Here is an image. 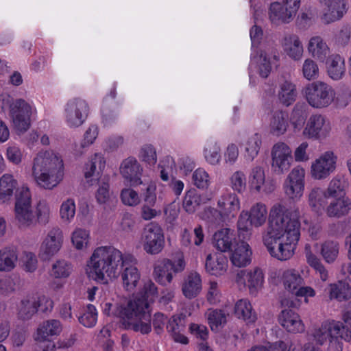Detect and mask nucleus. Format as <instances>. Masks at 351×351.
I'll use <instances>...</instances> for the list:
<instances>
[{"label":"nucleus","instance_id":"f257e3e1","mask_svg":"<svg viewBox=\"0 0 351 351\" xmlns=\"http://www.w3.org/2000/svg\"><path fill=\"white\" fill-rule=\"evenodd\" d=\"M267 221L262 234L263 245L270 256L279 261L290 259L300 237V213L298 208L289 210L281 203L274 204L267 211L262 202L253 204L250 210H242L237 221L239 237L248 239L252 227L260 228Z\"/></svg>","mask_w":351,"mask_h":351},{"label":"nucleus","instance_id":"f03ea898","mask_svg":"<svg viewBox=\"0 0 351 351\" xmlns=\"http://www.w3.org/2000/svg\"><path fill=\"white\" fill-rule=\"evenodd\" d=\"M158 297V289L152 280H147L139 293V296L130 300L126 306L117 308L116 314L123 320L127 329L147 335L152 330L149 304Z\"/></svg>","mask_w":351,"mask_h":351},{"label":"nucleus","instance_id":"7ed1b4c3","mask_svg":"<svg viewBox=\"0 0 351 351\" xmlns=\"http://www.w3.org/2000/svg\"><path fill=\"white\" fill-rule=\"evenodd\" d=\"M124 254L111 246L96 247L88 259L86 273L88 278L101 282L117 278L120 274Z\"/></svg>","mask_w":351,"mask_h":351},{"label":"nucleus","instance_id":"20e7f679","mask_svg":"<svg viewBox=\"0 0 351 351\" xmlns=\"http://www.w3.org/2000/svg\"><path fill=\"white\" fill-rule=\"evenodd\" d=\"M62 157L53 151H40L34 157L32 177L36 184L43 189L52 190L64 178Z\"/></svg>","mask_w":351,"mask_h":351},{"label":"nucleus","instance_id":"39448f33","mask_svg":"<svg viewBox=\"0 0 351 351\" xmlns=\"http://www.w3.org/2000/svg\"><path fill=\"white\" fill-rule=\"evenodd\" d=\"M311 336L318 345L322 346L328 341L332 349L342 351V340L351 342V328L341 322L327 320L315 327Z\"/></svg>","mask_w":351,"mask_h":351},{"label":"nucleus","instance_id":"423d86ee","mask_svg":"<svg viewBox=\"0 0 351 351\" xmlns=\"http://www.w3.org/2000/svg\"><path fill=\"white\" fill-rule=\"evenodd\" d=\"M302 93L313 108L322 109L328 107L335 101V92L332 87L323 81L308 84Z\"/></svg>","mask_w":351,"mask_h":351},{"label":"nucleus","instance_id":"0eeeda50","mask_svg":"<svg viewBox=\"0 0 351 351\" xmlns=\"http://www.w3.org/2000/svg\"><path fill=\"white\" fill-rule=\"evenodd\" d=\"M36 108L33 102L22 98L15 99L10 106V117L14 130L18 133L27 131L32 120L36 114Z\"/></svg>","mask_w":351,"mask_h":351},{"label":"nucleus","instance_id":"6e6552de","mask_svg":"<svg viewBox=\"0 0 351 351\" xmlns=\"http://www.w3.org/2000/svg\"><path fill=\"white\" fill-rule=\"evenodd\" d=\"M278 60V49L273 43L261 45L258 50L253 49L251 57L252 64H255L260 76L263 78L269 76L272 66Z\"/></svg>","mask_w":351,"mask_h":351},{"label":"nucleus","instance_id":"1a4fd4ad","mask_svg":"<svg viewBox=\"0 0 351 351\" xmlns=\"http://www.w3.org/2000/svg\"><path fill=\"white\" fill-rule=\"evenodd\" d=\"M271 171L278 176L285 174L293 161L291 148L284 142L275 143L271 149Z\"/></svg>","mask_w":351,"mask_h":351},{"label":"nucleus","instance_id":"9d476101","mask_svg":"<svg viewBox=\"0 0 351 351\" xmlns=\"http://www.w3.org/2000/svg\"><path fill=\"white\" fill-rule=\"evenodd\" d=\"M337 158L333 151L328 150L322 153L311 162V177L315 180L328 178L336 170Z\"/></svg>","mask_w":351,"mask_h":351},{"label":"nucleus","instance_id":"9b49d317","mask_svg":"<svg viewBox=\"0 0 351 351\" xmlns=\"http://www.w3.org/2000/svg\"><path fill=\"white\" fill-rule=\"evenodd\" d=\"M89 112V106L86 100L75 97L67 101L64 107V119L66 125L75 128L84 124Z\"/></svg>","mask_w":351,"mask_h":351},{"label":"nucleus","instance_id":"f8f14e48","mask_svg":"<svg viewBox=\"0 0 351 351\" xmlns=\"http://www.w3.org/2000/svg\"><path fill=\"white\" fill-rule=\"evenodd\" d=\"M331 130V123L325 116L313 114L307 119L302 135L307 139L324 140L330 136Z\"/></svg>","mask_w":351,"mask_h":351},{"label":"nucleus","instance_id":"ddd939ff","mask_svg":"<svg viewBox=\"0 0 351 351\" xmlns=\"http://www.w3.org/2000/svg\"><path fill=\"white\" fill-rule=\"evenodd\" d=\"M235 282L239 287L247 288L250 295H256L263 287L265 274L258 267L242 269L237 274Z\"/></svg>","mask_w":351,"mask_h":351},{"label":"nucleus","instance_id":"4468645a","mask_svg":"<svg viewBox=\"0 0 351 351\" xmlns=\"http://www.w3.org/2000/svg\"><path fill=\"white\" fill-rule=\"evenodd\" d=\"M141 243L147 254H159L165 246V236L161 227L154 223L147 225L141 236Z\"/></svg>","mask_w":351,"mask_h":351},{"label":"nucleus","instance_id":"2eb2a0df","mask_svg":"<svg viewBox=\"0 0 351 351\" xmlns=\"http://www.w3.org/2000/svg\"><path fill=\"white\" fill-rule=\"evenodd\" d=\"M320 7V19L325 24H330L342 19L348 13V0H317Z\"/></svg>","mask_w":351,"mask_h":351},{"label":"nucleus","instance_id":"dca6fc26","mask_svg":"<svg viewBox=\"0 0 351 351\" xmlns=\"http://www.w3.org/2000/svg\"><path fill=\"white\" fill-rule=\"evenodd\" d=\"M305 169L301 166L292 169L283 184L285 195L293 201H298L302 197L305 186Z\"/></svg>","mask_w":351,"mask_h":351},{"label":"nucleus","instance_id":"f3484780","mask_svg":"<svg viewBox=\"0 0 351 351\" xmlns=\"http://www.w3.org/2000/svg\"><path fill=\"white\" fill-rule=\"evenodd\" d=\"M137 261L131 254H124L121 262L120 274L123 287L128 291H134L141 280V273L136 267Z\"/></svg>","mask_w":351,"mask_h":351},{"label":"nucleus","instance_id":"a211bd4d","mask_svg":"<svg viewBox=\"0 0 351 351\" xmlns=\"http://www.w3.org/2000/svg\"><path fill=\"white\" fill-rule=\"evenodd\" d=\"M63 233L58 227L50 229L43 239L40 250L39 256L45 261L50 260L61 249L63 244Z\"/></svg>","mask_w":351,"mask_h":351},{"label":"nucleus","instance_id":"6ab92c4d","mask_svg":"<svg viewBox=\"0 0 351 351\" xmlns=\"http://www.w3.org/2000/svg\"><path fill=\"white\" fill-rule=\"evenodd\" d=\"M43 302H45L47 309L53 307L52 300L45 295H26L21 300L18 306V315L19 317L23 319H30L37 312L38 306H40Z\"/></svg>","mask_w":351,"mask_h":351},{"label":"nucleus","instance_id":"aec40b11","mask_svg":"<svg viewBox=\"0 0 351 351\" xmlns=\"http://www.w3.org/2000/svg\"><path fill=\"white\" fill-rule=\"evenodd\" d=\"M119 170L122 177L130 186H137L143 184L141 179L143 169L135 158L128 157L123 160Z\"/></svg>","mask_w":351,"mask_h":351},{"label":"nucleus","instance_id":"412c9836","mask_svg":"<svg viewBox=\"0 0 351 351\" xmlns=\"http://www.w3.org/2000/svg\"><path fill=\"white\" fill-rule=\"evenodd\" d=\"M217 206L223 217L229 221L234 219L240 210L241 202L236 193L226 191L219 197Z\"/></svg>","mask_w":351,"mask_h":351},{"label":"nucleus","instance_id":"4be33fe9","mask_svg":"<svg viewBox=\"0 0 351 351\" xmlns=\"http://www.w3.org/2000/svg\"><path fill=\"white\" fill-rule=\"evenodd\" d=\"M279 323L290 333H302L305 330V325L300 316L291 309H285L279 315Z\"/></svg>","mask_w":351,"mask_h":351},{"label":"nucleus","instance_id":"5701e85b","mask_svg":"<svg viewBox=\"0 0 351 351\" xmlns=\"http://www.w3.org/2000/svg\"><path fill=\"white\" fill-rule=\"evenodd\" d=\"M309 56L319 62H324L330 56V47L320 36L311 37L306 45Z\"/></svg>","mask_w":351,"mask_h":351},{"label":"nucleus","instance_id":"b1692460","mask_svg":"<svg viewBox=\"0 0 351 351\" xmlns=\"http://www.w3.org/2000/svg\"><path fill=\"white\" fill-rule=\"evenodd\" d=\"M252 256V251L250 245L245 241H241L234 245L230 260L234 266L244 267L251 263Z\"/></svg>","mask_w":351,"mask_h":351},{"label":"nucleus","instance_id":"393cba45","mask_svg":"<svg viewBox=\"0 0 351 351\" xmlns=\"http://www.w3.org/2000/svg\"><path fill=\"white\" fill-rule=\"evenodd\" d=\"M106 162L101 154H95L86 164L84 176L90 185H93L101 179V174L105 167Z\"/></svg>","mask_w":351,"mask_h":351},{"label":"nucleus","instance_id":"a878e982","mask_svg":"<svg viewBox=\"0 0 351 351\" xmlns=\"http://www.w3.org/2000/svg\"><path fill=\"white\" fill-rule=\"evenodd\" d=\"M284 52L292 60L298 61L303 56L304 48L300 38L295 34L285 35L280 41Z\"/></svg>","mask_w":351,"mask_h":351},{"label":"nucleus","instance_id":"bb28decb","mask_svg":"<svg viewBox=\"0 0 351 351\" xmlns=\"http://www.w3.org/2000/svg\"><path fill=\"white\" fill-rule=\"evenodd\" d=\"M202 289V278L199 273L193 271L184 276L182 283V292L186 298L193 299L197 297Z\"/></svg>","mask_w":351,"mask_h":351},{"label":"nucleus","instance_id":"cd10ccee","mask_svg":"<svg viewBox=\"0 0 351 351\" xmlns=\"http://www.w3.org/2000/svg\"><path fill=\"white\" fill-rule=\"evenodd\" d=\"M205 268L211 275L221 276L228 268L227 258L221 253L209 254L206 258Z\"/></svg>","mask_w":351,"mask_h":351},{"label":"nucleus","instance_id":"c85d7f7f","mask_svg":"<svg viewBox=\"0 0 351 351\" xmlns=\"http://www.w3.org/2000/svg\"><path fill=\"white\" fill-rule=\"evenodd\" d=\"M289 128V117L285 111L276 110L269 120V130L271 134L279 137L284 135Z\"/></svg>","mask_w":351,"mask_h":351},{"label":"nucleus","instance_id":"c756f323","mask_svg":"<svg viewBox=\"0 0 351 351\" xmlns=\"http://www.w3.org/2000/svg\"><path fill=\"white\" fill-rule=\"evenodd\" d=\"M14 219L21 229H29L36 225L32 206H14Z\"/></svg>","mask_w":351,"mask_h":351},{"label":"nucleus","instance_id":"7c9ffc66","mask_svg":"<svg viewBox=\"0 0 351 351\" xmlns=\"http://www.w3.org/2000/svg\"><path fill=\"white\" fill-rule=\"evenodd\" d=\"M327 293L330 300L346 302L351 298V286L346 281L339 280L328 285Z\"/></svg>","mask_w":351,"mask_h":351},{"label":"nucleus","instance_id":"2f4dec72","mask_svg":"<svg viewBox=\"0 0 351 351\" xmlns=\"http://www.w3.org/2000/svg\"><path fill=\"white\" fill-rule=\"evenodd\" d=\"M268 16L271 22L274 24L289 23L295 16L285 3L282 4L279 2H274L270 4Z\"/></svg>","mask_w":351,"mask_h":351},{"label":"nucleus","instance_id":"473e14b6","mask_svg":"<svg viewBox=\"0 0 351 351\" xmlns=\"http://www.w3.org/2000/svg\"><path fill=\"white\" fill-rule=\"evenodd\" d=\"M167 329L176 342L188 343L189 340L183 334L185 330V319L183 317L173 316L168 322Z\"/></svg>","mask_w":351,"mask_h":351},{"label":"nucleus","instance_id":"72a5a7b5","mask_svg":"<svg viewBox=\"0 0 351 351\" xmlns=\"http://www.w3.org/2000/svg\"><path fill=\"white\" fill-rule=\"evenodd\" d=\"M326 65L327 73L332 80L338 81L345 75V60L339 54L330 56Z\"/></svg>","mask_w":351,"mask_h":351},{"label":"nucleus","instance_id":"f704fd0d","mask_svg":"<svg viewBox=\"0 0 351 351\" xmlns=\"http://www.w3.org/2000/svg\"><path fill=\"white\" fill-rule=\"evenodd\" d=\"M262 145L263 140L260 134L255 133L249 136L243 143L245 160L253 161L258 155Z\"/></svg>","mask_w":351,"mask_h":351},{"label":"nucleus","instance_id":"c9c22d12","mask_svg":"<svg viewBox=\"0 0 351 351\" xmlns=\"http://www.w3.org/2000/svg\"><path fill=\"white\" fill-rule=\"evenodd\" d=\"M62 330V326L59 320L48 319L40 324L35 339L36 341L47 340L49 337L60 335Z\"/></svg>","mask_w":351,"mask_h":351},{"label":"nucleus","instance_id":"e433bc0d","mask_svg":"<svg viewBox=\"0 0 351 351\" xmlns=\"http://www.w3.org/2000/svg\"><path fill=\"white\" fill-rule=\"evenodd\" d=\"M332 199L326 208V213L329 217H340L349 213L351 209V201L347 196Z\"/></svg>","mask_w":351,"mask_h":351},{"label":"nucleus","instance_id":"4c0bfd02","mask_svg":"<svg viewBox=\"0 0 351 351\" xmlns=\"http://www.w3.org/2000/svg\"><path fill=\"white\" fill-rule=\"evenodd\" d=\"M281 282L284 288L293 295L300 286L304 284L303 278L294 269L284 270L281 274Z\"/></svg>","mask_w":351,"mask_h":351},{"label":"nucleus","instance_id":"58836bf2","mask_svg":"<svg viewBox=\"0 0 351 351\" xmlns=\"http://www.w3.org/2000/svg\"><path fill=\"white\" fill-rule=\"evenodd\" d=\"M17 185L18 182L13 175L10 173L3 174L0 178V202L2 203L10 202Z\"/></svg>","mask_w":351,"mask_h":351},{"label":"nucleus","instance_id":"ea45409f","mask_svg":"<svg viewBox=\"0 0 351 351\" xmlns=\"http://www.w3.org/2000/svg\"><path fill=\"white\" fill-rule=\"evenodd\" d=\"M234 313L238 318L242 319L247 324H254L257 319V315L247 299H241L236 302Z\"/></svg>","mask_w":351,"mask_h":351},{"label":"nucleus","instance_id":"a19ab883","mask_svg":"<svg viewBox=\"0 0 351 351\" xmlns=\"http://www.w3.org/2000/svg\"><path fill=\"white\" fill-rule=\"evenodd\" d=\"M296 97V86L291 81L285 80L280 83L278 98L281 104L289 106L295 101Z\"/></svg>","mask_w":351,"mask_h":351},{"label":"nucleus","instance_id":"79ce46f5","mask_svg":"<svg viewBox=\"0 0 351 351\" xmlns=\"http://www.w3.org/2000/svg\"><path fill=\"white\" fill-rule=\"evenodd\" d=\"M220 144L215 140L206 142L204 149V158L207 163L212 166L219 165L221 160Z\"/></svg>","mask_w":351,"mask_h":351},{"label":"nucleus","instance_id":"37998d69","mask_svg":"<svg viewBox=\"0 0 351 351\" xmlns=\"http://www.w3.org/2000/svg\"><path fill=\"white\" fill-rule=\"evenodd\" d=\"M18 254L15 250L4 247L0 250V271L10 272L16 266Z\"/></svg>","mask_w":351,"mask_h":351},{"label":"nucleus","instance_id":"c03bdc74","mask_svg":"<svg viewBox=\"0 0 351 351\" xmlns=\"http://www.w3.org/2000/svg\"><path fill=\"white\" fill-rule=\"evenodd\" d=\"M328 199L329 197L327 196L326 191L320 187H313L308 195V204L316 212L325 208Z\"/></svg>","mask_w":351,"mask_h":351},{"label":"nucleus","instance_id":"a18cd8bd","mask_svg":"<svg viewBox=\"0 0 351 351\" xmlns=\"http://www.w3.org/2000/svg\"><path fill=\"white\" fill-rule=\"evenodd\" d=\"M348 184L343 176L337 174L330 181L326 191L329 198L345 197Z\"/></svg>","mask_w":351,"mask_h":351},{"label":"nucleus","instance_id":"49530a36","mask_svg":"<svg viewBox=\"0 0 351 351\" xmlns=\"http://www.w3.org/2000/svg\"><path fill=\"white\" fill-rule=\"evenodd\" d=\"M153 276L155 280L162 286H167L172 282L173 271L169 268L165 259L154 266Z\"/></svg>","mask_w":351,"mask_h":351},{"label":"nucleus","instance_id":"de8ad7c7","mask_svg":"<svg viewBox=\"0 0 351 351\" xmlns=\"http://www.w3.org/2000/svg\"><path fill=\"white\" fill-rule=\"evenodd\" d=\"M90 231L82 228H76L71 234L73 246L77 250H86L90 245Z\"/></svg>","mask_w":351,"mask_h":351},{"label":"nucleus","instance_id":"09e8293b","mask_svg":"<svg viewBox=\"0 0 351 351\" xmlns=\"http://www.w3.org/2000/svg\"><path fill=\"white\" fill-rule=\"evenodd\" d=\"M340 245L338 241L327 240L321 244L320 254L327 263H334L338 257Z\"/></svg>","mask_w":351,"mask_h":351},{"label":"nucleus","instance_id":"8fccbe9b","mask_svg":"<svg viewBox=\"0 0 351 351\" xmlns=\"http://www.w3.org/2000/svg\"><path fill=\"white\" fill-rule=\"evenodd\" d=\"M305 256L307 263L315 271V274L319 276L322 281L326 282L329 278V274L325 266L322 264L320 259L314 254L310 249L306 247Z\"/></svg>","mask_w":351,"mask_h":351},{"label":"nucleus","instance_id":"3c124183","mask_svg":"<svg viewBox=\"0 0 351 351\" xmlns=\"http://www.w3.org/2000/svg\"><path fill=\"white\" fill-rule=\"evenodd\" d=\"M232 234L229 228L221 229L213 236L215 246L221 252H227L230 249L232 241Z\"/></svg>","mask_w":351,"mask_h":351},{"label":"nucleus","instance_id":"603ef678","mask_svg":"<svg viewBox=\"0 0 351 351\" xmlns=\"http://www.w3.org/2000/svg\"><path fill=\"white\" fill-rule=\"evenodd\" d=\"M73 271L71 263L65 260H57L51 265L49 275L56 279L67 278Z\"/></svg>","mask_w":351,"mask_h":351},{"label":"nucleus","instance_id":"864d4df0","mask_svg":"<svg viewBox=\"0 0 351 351\" xmlns=\"http://www.w3.org/2000/svg\"><path fill=\"white\" fill-rule=\"evenodd\" d=\"M306 120V113L304 110L303 106L300 104H295L291 115V123L294 133L301 131L305 126Z\"/></svg>","mask_w":351,"mask_h":351},{"label":"nucleus","instance_id":"5fc2aeb1","mask_svg":"<svg viewBox=\"0 0 351 351\" xmlns=\"http://www.w3.org/2000/svg\"><path fill=\"white\" fill-rule=\"evenodd\" d=\"M98 134L99 128L97 125H89L85 131L82 142L79 145H76L75 147V154L81 155L83 153L82 149L92 145L97 138Z\"/></svg>","mask_w":351,"mask_h":351},{"label":"nucleus","instance_id":"6e6d98bb","mask_svg":"<svg viewBox=\"0 0 351 351\" xmlns=\"http://www.w3.org/2000/svg\"><path fill=\"white\" fill-rule=\"evenodd\" d=\"M205 316L212 330H217L219 326L226 323V315L221 310L208 309Z\"/></svg>","mask_w":351,"mask_h":351},{"label":"nucleus","instance_id":"4d7b16f0","mask_svg":"<svg viewBox=\"0 0 351 351\" xmlns=\"http://www.w3.org/2000/svg\"><path fill=\"white\" fill-rule=\"evenodd\" d=\"M230 188L235 192L241 194L246 191L247 178L245 173L237 170L232 173L229 178Z\"/></svg>","mask_w":351,"mask_h":351},{"label":"nucleus","instance_id":"13d9d810","mask_svg":"<svg viewBox=\"0 0 351 351\" xmlns=\"http://www.w3.org/2000/svg\"><path fill=\"white\" fill-rule=\"evenodd\" d=\"M201 197L195 189L188 191L184 197L182 206L186 212L193 213L201 204Z\"/></svg>","mask_w":351,"mask_h":351},{"label":"nucleus","instance_id":"bf43d9fd","mask_svg":"<svg viewBox=\"0 0 351 351\" xmlns=\"http://www.w3.org/2000/svg\"><path fill=\"white\" fill-rule=\"evenodd\" d=\"M75 202L72 198L64 200L60 207V216L64 223H71L75 215Z\"/></svg>","mask_w":351,"mask_h":351},{"label":"nucleus","instance_id":"052dcab7","mask_svg":"<svg viewBox=\"0 0 351 351\" xmlns=\"http://www.w3.org/2000/svg\"><path fill=\"white\" fill-rule=\"evenodd\" d=\"M313 58H306L302 66L301 71L304 78L308 81L314 80L319 77V66Z\"/></svg>","mask_w":351,"mask_h":351},{"label":"nucleus","instance_id":"680f3d73","mask_svg":"<svg viewBox=\"0 0 351 351\" xmlns=\"http://www.w3.org/2000/svg\"><path fill=\"white\" fill-rule=\"evenodd\" d=\"M36 219V223L47 224L51 218V210L50 205L45 200H40L36 206L34 213Z\"/></svg>","mask_w":351,"mask_h":351},{"label":"nucleus","instance_id":"e2e57ef3","mask_svg":"<svg viewBox=\"0 0 351 351\" xmlns=\"http://www.w3.org/2000/svg\"><path fill=\"white\" fill-rule=\"evenodd\" d=\"M165 261L175 274L181 273L185 269L186 261L184 255L180 250L175 252L171 258H165Z\"/></svg>","mask_w":351,"mask_h":351},{"label":"nucleus","instance_id":"0e129e2a","mask_svg":"<svg viewBox=\"0 0 351 351\" xmlns=\"http://www.w3.org/2000/svg\"><path fill=\"white\" fill-rule=\"evenodd\" d=\"M193 184L199 189H207L211 181L208 173L204 168H197L192 174Z\"/></svg>","mask_w":351,"mask_h":351},{"label":"nucleus","instance_id":"69168bd1","mask_svg":"<svg viewBox=\"0 0 351 351\" xmlns=\"http://www.w3.org/2000/svg\"><path fill=\"white\" fill-rule=\"evenodd\" d=\"M78 320L85 327H93L97 320V312L95 307L92 304H88L84 313L78 317Z\"/></svg>","mask_w":351,"mask_h":351},{"label":"nucleus","instance_id":"338daca9","mask_svg":"<svg viewBox=\"0 0 351 351\" xmlns=\"http://www.w3.org/2000/svg\"><path fill=\"white\" fill-rule=\"evenodd\" d=\"M265 172L263 167L255 166L254 167L249 174V187L250 191H253L257 188L258 184L265 178Z\"/></svg>","mask_w":351,"mask_h":351},{"label":"nucleus","instance_id":"774afa93","mask_svg":"<svg viewBox=\"0 0 351 351\" xmlns=\"http://www.w3.org/2000/svg\"><path fill=\"white\" fill-rule=\"evenodd\" d=\"M204 218L209 223L217 226H220L228 221L217 208H206L204 212Z\"/></svg>","mask_w":351,"mask_h":351}]
</instances>
